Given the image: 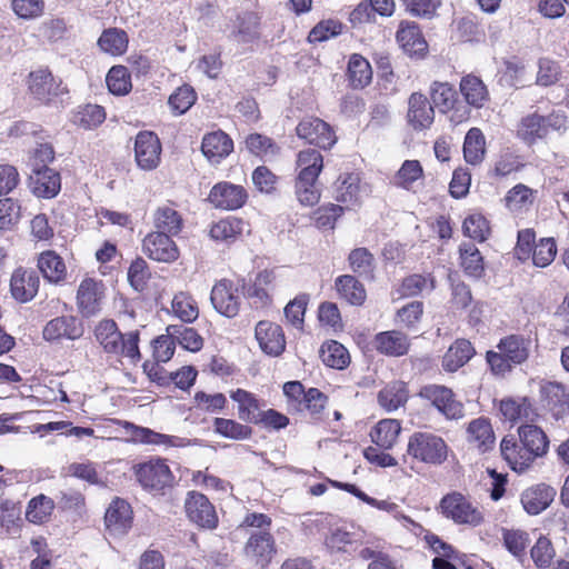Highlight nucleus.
Segmentation results:
<instances>
[{
	"label": "nucleus",
	"instance_id": "1",
	"mask_svg": "<svg viewBox=\"0 0 569 569\" xmlns=\"http://www.w3.org/2000/svg\"><path fill=\"white\" fill-rule=\"evenodd\" d=\"M94 336L106 352L124 356L132 362L140 360L138 331L122 335L113 320H102L96 327Z\"/></svg>",
	"mask_w": 569,
	"mask_h": 569
},
{
	"label": "nucleus",
	"instance_id": "2",
	"mask_svg": "<svg viewBox=\"0 0 569 569\" xmlns=\"http://www.w3.org/2000/svg\"><path fill=\"white\" fill-rule=\"evenodd\" d=\"M447 449L441 437L419 431L409 438L407 453L419 461L440 465L447 459Z\"/></svg>",
	"mask_w": 569,
	"mask_h": 569
},
{
	"label": "nucleus",
	"instance_id": "3",
	"mask_svg": "<svg viewBox=\"0 0 569 569\" xmlns=\"http://www.w3.org/2000/svg\"><path fill=\"white\" fill-rule=\"evenodd\" d=\"M439 509L443 517L458 525L477 527L483 521L482 512L459 492L446 495Z\"/></svg>",
	"mask_w": 569,
	"mask_h": 569
},
{
	"label": "nucleus",
	"instance_id": "4",
	"mask_svg": "<svg viewBox=\"0 0 569 569\" xmlns=\"http://www.w3.org/2000/svg\"><path fill=\"white\" fill-rule=\"evenodd\" d=\"M419 397L429 401L446 419L458 420L465 416L462 402L446 386L427 385L420 389Z\"/></svg>",
	"mask_w": 569,
	"mask_h": 569
},
{
	"label": "nucleus",
	"instance_id": "5",
	"mask_svg": "<svg viewBox=\"0 0 569 569\" xmlns=\"http://www.w3.org/2000/svg\"><path fill=\"white\" fill-rule=\"evenodd\" d=\"M173 234L164 231H151L142 240V251L151 260L172 263L179 258V249L172 240Z\"/></svg>",
	"mask_w": 569,
	"mask_h": 569
},
{
	"label": "nucleus",
	"instance_id": "6",
	"mask_svg": "<svg viewBox=\"0 0 569 569\" xmlns=\"http://www.w3.org/2000/svg\"><path fill=\"white\" fill-rule=\"evenodd\" d=\"M296 132L300 139L325 150L330 149L337 142L332 128L323 120L315 117L302 119L298 123Z\"/></svg>",
	"mask_w": 569,
	"mask_h": 569
},
{
	"label": "nucleus",
	"instance_id": "7",
	"mask_svg": "<svg viewBox=\"0 0 569 569\" xmlns=\"http://www.w3.org/2000/svg\"><path fill=\"white\" fill-rule=\"evenodd\" d=\"M188 518L201 528L214 529L218 525V516L209 499L197 491H191L184 502Z\"/></svg>",
	"mask_w": 569,
	"mask_h": 569
},
{
	"label": "nucleus",
	"instance_id": "8",
	"mask_svg": "<svg viewBox=\"0 0 569 569\" xmlns=\"http://www.w3.org/2000/svg\"><path fill=\"white\" fill-rule=\"evenodd\" d=\"M161 143L157 134L141 131L134 141V158L140 169L150 171L160 163Z\"/></svg>",
	"mask_w": 569,
	"mask_h": 569
},
{
	"label": "nucleus",
	"instance_id": "9",
	"mask_svg": "<svg viewBox=\"0 0 569 569\" xmlns=\"http://www.w3.org/2000/svg\"><path fill=\"white\" fill-rule=\"evenodd\" d=\"M27 86L29 93L43 103H48L60 92V81L46 67L32 70L27 78Z\"/></svg>",
	"mask_w": 569,
	"mask_h": 569
},
{
	"label": "nucleus",
	"instance_id": "10",
	"mask_svg": "<svg viewBox=\"0 0 569 569\" xmlns=\"http://www.w3.org/2000/svg\"><path fill=\"white\" fill-rule=\"evenodd\" d=\"M276 542L272 535L266 530H258L249 536L244 546L246 557L256 566L264 568L276 555Z\"/></svg>",
	"mask_w": 569,
	"mask_h": 569
},
{
	"label": "nucleus",
	"instance_id": "11",
	"mask_svg": "<svg viewBox=\"0 0 569 569\" xmlns=\"http://www.w3.org/2000/svg\"><path fill=\"white\" fill-rule=\"evenodd\" d=\"M134 473L146 489L160 490L171 482V471L162 459L139 463L134 467Z\"/></svg>",
	"mask_w": 569,
	"mask_h": 569
},
{
	"label": "nucleus",
	"instance_id": "12",
	"mask_svg": "<svg viewBox=\"0 0 569 569\" xmlns=\"http://www.w3.org/2000/svg\"><path fill=\"white\" fill-rule=\"evenodd\" d=\"M247 197L243 187L230 182H219L212 187L208 200L216 208L236 210L244 204Z\"/></svg>",
	"mask_w": 569,
	"mask_h": 569
},
{
	"label": "nucleus",
	"instance_id": "13",
	"mask_svg": "<svg viewBox=\"0 0 569 569\" xmlns=\"http://www.w3.org/2000/svg\"><path fill=\"white\" fill-rule=\"evenodd\" d=\"M29 181L32 193L39 198L51 199L61 189L60 174L48 166L32 168Z\"/></svg>",
	"mask_w": 569,
	"mask_h": 569
},
{
	"label": "nucleus",
	"instance_id": "14",
	"mask_svg": "<svg viewBox=\"0 0 569 569\" xmlns=\"http://www.w3.org/2000/svg\"><path fill=\"white\" fill-rule=\"evenodd\" d=\"M213 308L221 315L232 318L238 315L240 307V298L237 295V289L233 288L232 282L222 279L217 282L210 296Z\"/></svg>",
	"mask_w": 569,
	"mask_h": 569
},
{
	"label": "nucleus",
	"instance_id": "15",
	"mask_svg": "<svg viewBox=\"0 0 569 569\" xmlns=\"http://www.w3.org/2000/svg\"><path fill=\"white\" fill-rule=\"evenodd\" d=\"M256 339L263 352L278 357L286 348L282 328L270 321H259L256 326Z\"/></svg>",
	"mask_w": 569,
	"mask_h": 569
},
{
	"label": "nucleus",
	"instance_id": "16",
	"mask_svg": "<svg viewBox=\"0 0 569 569\" xmlns=\"http://www.w3.org/2000/svg\"><path fill=\"white\" fill-rule=\"evenodd\" d=\"M106 528L111 536H124L132 525V510L130 505L122 500H113L104 515Z\"/></svg>",
	"mask_w": 569,
	"mask_h": 569
},
{
	"label": "nucleus",
	"instance_id": "17",
	"mask_svg": "<svg viewBox=\"0 0 569 569\" xmlns=\"http://www.w3.org/2000/svg\"><path fill=\"white\" fill-rule=\"evenodd\" d=\"M541 400L545 407L557 420L569 416V393L559 382H546L540 389Z\"/></svg>",
	"mask_w": 569,
	"mask_h": 569
},
{
	"label": "nucleus",
	"instance_id": "18",
	"mask_svg": "<svg viewBox=\"0 0 569 569\" xmlns=\"http://www.w3.org/2000/svg\"><path fill=\"white\" fill-rule=\"evenodd\" d=\"M39 283L40 280L34 270L19 268L11 276V295L19 302H28L36 297Z\"/></svg>",
	"mask_w": 569,
	"mask_h": 569
},
{
	"label": "nucleus",
	"instance_id": "19",
	"mask_svg": "<svg viewBox=\"0 0 569 569\" xmlns=\"http://www.w3.org/2000/svg\"><path fill=\"white\" fill-rule=\"evenodd\" d=\"M126 429L134 442L164 447H187L191 443L187 438L159 433L149 428L134 426L129 422L126 423Z\"/></svg>",
	"mask_w": 569,
	"mask_h": 569
},
{
	"label": "nucleus",
	"instance_id": "20",
	"mask_svg": "<svg viewBox=\"0 0 569 569\" xmlns=\"http://www.w3.org/2000/svg\"><path fill=\"white\" fill-rule=\"evenodd\" d=\"M435 120L433 107L426 96L413 92L408 100V121L415 130L429 128Z\"/></svg>",
	"mask_w": 569,
	"mask_h": 569
},
{
	"label": "nucleus",
	"instance_id": "21",
	"mask_svg": "<svg viewBox=\"0 0 569 569\" xmlns=\"http://www.w3.org/2000/svg\"><path fill=\"white\" fill-rule=\"evenodd\" d=\"M556 490L545 483L532 486L521 493V503L530 515H539L553 501Z\"/></svg>",
	"mask_w": 569,
	"mask_h": 569
},
{
	"label": "nucleus",
	"instance_id": "22",
	"mask_svg": "<svg viewBox=\"0 0 569 569\" xmlns=\"http://www.w3.org/2000/svg\"><path fill=\"white\" fill-rule=\"evenodd\" d=\"M102 293L101 283L90 278L81 281L77 292V300L83 316L90 317L100 310Z\"/></svg>",
	"mask_w": 569,
	"mask_h": 569
},
{
	"label": "nucleus",
	"instance_id": "23",
	"mask_svg": "<svg viewBox=\"0 0 569 569\" xmlns=\"http://www.w3.org/2000/svg\"><path fill=\"white\" fill-rule=\"evenodd\" d=\"M260 37V18L253 12L239 13L232 22L230 38L238 43H251Z\"/></svg>",
	"mask_w": 569,
	"mask_h": 569
},
{
	"label": "nucleus",
	"instance_id": "24",
	"mask_svg": "<svg viewBox=\"0 0 569 569\" xmlns=\"http://www.w3.org/2000/svg\"><path fill=\"white\" fill-rule=\"evenodd\" d=\"M396 37L403 51L410 56H420L427 50V42L415 22L402 21Z\"/></svg>",
	"mask_w": 569,
	"mask_h": 569
},
{
	"label": "nucleus",
	"instance_id": "25",
	"mask_svg": "<svg viewBox=\"0 0 569 569\" xmlns=\"http://www.w3.org/2000/svg\"><path fill=\"white\" fill-rule=\"evenodd\" d=\"M82 331L77 326V320L70 316L57 317L50 320L43 328V338L47 341H58L61 339L74 340L81 336Z\"/></svg>",
	"mask_w": 569,
	"mask_h": 569
},
{
	"label": "nucleus",
	"instance_id": "26",
	"mask_svg": "<svg viewBox=\"0 0 569 569\" xmlns=\"http://www.w3.org/2000/svg\"><path fill=\"white\" fill-rule=\"evenodd\" d=\"M375 347L382 355L400 357L407 353L409 339L398 330L385 331L375 337Z\"/></svg>",
	"mask_w": 569,
	"mask_h": 569
},
{
	"label": "nucleus",
	"instance_id": "27",
	"mask_svg": "<svg viewBox=\"0 0 569 569\" xmlns=\"http://www.w3.org/2000/svg\"><path fill=\"white\" fill-rule=\"evenodd\" d=\"M232 149V140L222 131L208 133L202 139V153L211 162H219L222 158L227 157Z\"/></svg>",
	"mask_w": 569,
	"mask_h": 569
},
{
	"label": "nucleus",
	"instance_id": "28",
	"mask_svg": "<svg viewBox=\"0 0 569 569\" xmlns=\"http://www.w3.org/2000/svg\"><path fill=\"white\" fill-rule=\"evenodd\" d=\"M153 226L158 231L178 234L183 228V218L172 202L159 206L153 212Z\"/></svg>",
	"mask_w": 569,
	"mask_h": 569
},
{
	"label": "nucleus",
	"instance_id": "29",
	"mask_svg": "<svg viewBox=\"0 0 569 569\" xmlns=\"http://www.w3.org/2000/svg\"><path fill=\"white\" fill-rule=\"evenodd\" d=\"M366 190L360 184V178L356 173H347L341 176L336 188L337 201L345 203L347 207L358 204Z\"/></svg>",
	"mask_w": 569,
	"mask_h": 569
},
{
	"label": "nucleus",
	"instance_id": "30",
	"mask_svg": "<svg viewBox=\"0 0 569 569\" xmlns=\"http://www.w3.org/2000/svg\"><path fill=\"white\" fill-rule=\"evenodd\" d=\"M467 439L482 452L490 450L495 443V433L490 421L487 418L472 420L467 428Z\"/></svg>",
	"mask_w": 569,
	"mask_h": 569
},
{
	"label": "nucleus",
	"instance_id": "31",
	"mask_svg": "<svg viewBox=\"0 0 569 569\" xmlns=\"http://www.w3.org/2000/svg\"><path fill=\"white\" fill-rule=\"evenodd\" d=\"M475 349L466 339L456 340L443 356L442 367L448 372H455L465 366L473 356Z\"/></svg>",
	"mask_w": 569,
	"mask_h": 569
},
{
	"label": "nucleus",
	"instance_id": "32",
	"mask_svg": "<svg viewBox=\"0 0 569 569\" xmlns=\"http://www.w3.org/2000/svg\"><path fill=\"white\" fill-rule=\"evenodd\" d=\"M517 134L527 143H533L547 136L545 116L537 112L529 113L521 118Z\"/></svg>",
	"mask_w": 569,
	"mask_h": 569
},
{
	"label": "nucleus",
	"instance_id": "33",
	"mask_svg": "<svg viewBox=\"0 0 569 569\" xmlns=\"http://www.w3.org/2000/svg\"><path fill=\"white\" fill-rule=\"evenodd\" d=\"M498 348L511 363L520 365L529 357L530 340L521 336L511 335L502 339Z\"/></svg>",
	"mask_w": 569,
	"mask_h": 569
},
{
	"label": "nucleus",
	"instance_id": "34",
	"mask_svg": "<svg viewBox=\"0 0 569 569\" xmlns=\"http://www.w3.org/2000/svg\"><path fill=\"white\" fill-rule=\"evenodd\" d=\"M339 296L353 306H361L367 297L365 287L353 276L343 274L336 279Z\"/></svg>",
	"mask_w": 569,
	"mask_h": 569
},
{
	"label": "nucleus",
	"instance_id": "35",
	"mask_svg": "<svg viewBox=\"0 0 569 569\" xmlns=\"http://www.w3.org/2000/svg\"><path fill=\"white\" fill-rule=\"evenodd\" d=\"M38 268L43 277L52 283H59L67 274V268L62 258L53 251H46L40 254Z\"/></svg>",
	"mask_w": 569,
	"mask_h": 569
},
{
	"label": "nucleus",
	"instance_id": "36",
	"mask_svg": "<svg viewBox=\"0 0 569 569\" xmlns=\"http://www.w3.org/2000/svg\"><path fill=\"white\" fill-rule=\"evenodd\" d=\"M401 431L400 422L396 419L380 420L370 432L372 442L383 449L391 448Z\"/></svg>",
	"mask_w": 569,
	"mask_h": 569
},
{
	"label": "nucleus",
	"instance_id": "37",
	"mask_svg": "<svg viewBox=\"0 0 569 569\" xmlns=\"http://www.w3.org/2000/svg\"><path fill=\"white\" fill-rule=\"evenodd\" d=\"M486 153L485 136L478 128H471L465 138L463 157L470 164H479L482 162Z\"/></svg>",
	"mask_w": 569,
	"mask_h": 569
},
{
	"label": "nucleus",
	"instance_id": "38",
	"mask_svg": "<svg viewBox=\"0 0 569 569\" xmlns=\"http://www.w3.org/2000/svg\"><path fill=\"white\" fill-rule=\"evenodd\" d=\"M298 177L318 179L323 168V157L316 149L301 150L297 156Z\"/></svg>",
	"mask_w": 569,
	"mask_h": 569
},
{
	"label": "nucleus",
	"instance_id": "39",
	"mask_svg": "<svg viewBox=\"0 0 569 569\" xmlns=\"http://www.w3.org/2000/svg\"><path fill=\"white\" fill-rule=\"evenodd\" d=\"M459 252L463 271L470 277L480 278L485 266L479 249L471 242H463L459 247Z\"/></svg>",
	"mask_w": 569,
	"mask_h": 569
},
{
	"label": "nucleus",
	"instance_id": "40",
	"mask_svg": "<svg viewBox=\"0 0 569 569\" xmlns=\"http://www.w3.org/2000/svg\"><path fill=\"white\" fill-rule=\"evenodd\" d=\"M242 229V220L229 217L212 223L209 236L214 241L229 243L234 241L241 234Z\"/></svg>",
	"mask_w": 569,
	"mask_h": 569
},
{
	"label": "nucleus",
	"instance_id": "41",
	"mask_svg": "<svg viewBox=\"0 0 569 569\" xmlns=\"http://www.w3.org/2000/svg\"><path fill=\"white\" fill-rule=\"evenodd\" d=\"M460 91L468 104L481 108L488 99V91L483 82L472 74L463 77L460 81Z\"/></svg>",
	"mask_w": 569,
	"mask_h": 569
},
{
	"label": "nucleus",
	"instance_id": "42",
	"mask_svg": "<svg viewBox=\"0 0 569 569\" xmlns=\"http://www.w3.org/2000/svg\"><path fill=\"white\" fill-rule=\"evenodd\" d=\"M322 362L335 369H345L350 363L348 350L338 341L330 340L322 345L320 349Z\"/></svg>",
	"mask_w": 569,
	"mask_h": 569
},
{
	"label": "nucleus",
	"instance_id": "43",
	"mask_svg": "<svg viewBox=\"0 0 569 569\" xmlns=\"http://www.w3.org/2000/svg\"><path fill=\"white\" fill-rule=\"evenodd\" d=\"M521 445L536 452L539 457L547 452L549 441L546 433L535 425H523L519 428Z\"/></svg>",
	"mask_w": 569,
	"mask_h": 569
},
{
	"label": "nucleus",
	"instance_id": "44",
	"mask_svg": "<svg viewBox=\"0 0 569 569\" xmlns=\"http://www.w3.org/2000/svg\"><path fill=\"white\" fill-rule=\"evenodd\" d=\"M408 392L403 382H392L378 393L379 405L388 411L397 410L407 402Z\"/></svg>",
	"mask_w": 569,
	"mask_h": 569
},
{
	"label": "nucleus",
	"instance_id": "45",
	"mask_svg": "<svg viewBox=\"0 0 569 569\" xmlns=\"http://www.w3.org/2000/svg\"><path fill=\"white\" fill-rule=\"evenodd\" d=\"M430 97L433 106L441 113H447L455 107L457 91L448 82L435 81L430 86Z\"/></svg>",
	"mask_w": 569,
	"mask_h": 569
},
{
	"label": "nucleus",
	"instance_id": "46",
	"mask_svg": "<svg viewBox=\"0 0 569 569\" xmlns=\"http://www.w3.org/2000/svg\"><path fill=\"white\" fill-rule=\"evenodd\" d=\"M348 77L353 88L366 87L372 78L370 63L362 56L352 54L348 63Z\"/></svg>",
	"mask_w": 569,
	"mask_h": 569
},
{
	"label": "nucleus",
	"instance_id": "47",
	"mask_svg": "<svg viewBox=\"0 0 569 569\" xmlns=\"http://www.w3.org/2000/svg\"><path fill=\"white\" fill-rule=\"evenodd\" d=\"M98 44L103 52L112 56L122 54L128 48L127 33L118 28H110L102 32Z\"/></svg>",
	"mask_w": 569,
	"mask_h": 569
},
{
	"label": "nucleus",
	"instance_id": "48",
	"mask_svg": "<svg viewBox=\"0 0 569 569\" xmlns=\"http://www.w3.org/2000/svg\"><path fill=\"white\" fill-rule=\"evenodd\" d=\"M167 331L186 350L196 352L202 348L203 339L193 328L184 325H170Z\"/></svg>",
	"mask_w": 569,
	"mask_h": 569
},
{
	"label": "nucleus",
	"instance_id": "49",
	"mask_svg": "<svg viewBox=\"0 0 569 569\" xmlns=\"http://www.w3.org/2000/svg\"><path fill=\"white\" fill-rule=\"evenodd\" d=\"M502 541L506 549L517 559L526 556V549L530 543L528 532L520 529H502Z\"/></svg>",
	"mask_w": 569,
	"mask_h": 569
},
{
	"label": "nucleus",
	"instance_id": "50",
	"mask_svg": "<svg viewBox=\"0 0 569 569\" xmlns=\"http://www.w3.org/2000/svg\"><path fill=\"white\" fill-rule=\"evenodd\" d=\"M536 191L525 184H517L508 191L506 197L507 207L513 212L527 210L535 201Z\"/></svg>",
	"mask_w": 569,
	"mask_h": 569
},
{
	"label": "nucleus",
	"instance_id": "51",
	"mask_svg": "<svg viewBox=\"0 0 569 569\" xmlns=\"http://www.w3.org/2000/svg\"><path fill=\"white\" fill-rule=\"evenodd\" d=\"M423 170L418 160H406L392 179V183L406 190H411L412 184L421 179Z\"/></svg>",
	"mask_w": 569,
	"mask_h": 569
},
{
	"label": "nucleus",
	"instance_id": "52",
	"mask_svg": "<svg viewBox=\"0 0 569 569\" xmlns=\"http://www.w3.org/2000/svg\"><path fill=\"white\" fill-rule=\"evenodd\" d=\"M54 508L52 499L40 495L32 498L27 507L26 518L33 523L44 522L51 515Z\"/></svg>",
	"mask_w": 569,
	"mask_h": 569
},
{
	"label": "nucleus",
	"instance_id": "53",
	"mask_svg": "<svg viewBox=\"0 0 569 569\" xmlns=\"http://www.w3.org/2000/svg\"><path fill=\"white\" fill-rule=\"evenodd\" d=\"M230 398L238 403V415L243 421H257L258 402L254 397L243 389L230 393Z\"/></svg>",
	"mask_w": 569,
	"mask_h": 569
},
{
	"label": "nucleus",
	"instance_id": "54",
	"mask_svg": "<svg viewBox=\"0 0 569 569\" xmlns=\"http://www.w3.org/2000/svg\"><path fill=\"white\" fill-rule=\"evenodd\" d=\"M213 427L217 433L233 440L248 439L252 432L250 427L224 418H216Z\"/></svg>",
	"mask_w": 569,
	"mask_h": 569
},
{
	"label": "nucleus",
	"instance_id": "55",
	"mask_svg": "<svg viewBox=\"0 0 569 569\" xmlns=\"http://www.w3.org/2000/svg\"><path fill=\"white\" fill-rule=\"evenodd\" d=\"M172 311L183 322H192L199 316L196 301L187 293L179 292L172 299Z\"/></svg>",
	"mask_w": 569,
	"mask_h": 569
},
{
	"label": "nucleus",
	"instance_id": "56",
	"mask_svg": "<svg viewBox=\"0 0 569 569\" xmlns=\"http://www.w3.org/2000/svg\"><path fill=\"white\" fill-rule=\"evenodd\" d=\"M108 89L117 96L127 94L131 89V79L128 69L123 66L112 67L106 78Z\"/></svg>",
	"mask_w": 569,
	"mask_h": 569
},
{
	"label": "nucleus",
	"instance_id": "57",
	"mask_svg": "<svg viewBox=\"0 0 569 569\" xmlns=\"http://www.w3.org/2000/svg\"><path fill=\"white\" fill-rule=\"evenodd\" d=\"M318 179L307 177H297L296 194L299 202L303 206H315L320 199V190L317 184Z\"/></svg>",
	"mask_w": 569,
	"mask_h": 569
},
{
	"label": "nucleus",
	"instance_id": "58",
	"mask_svg": "<svg viewBox=\"0 0 569 569\" xmlns=\"http://www.w3.org/2000/svg\"><path fill=\"white\" fill-rule=\"evenodd\" d=\"M403 296L415 297L435 289V279L428 274H411L402 281Z\"/></svg>",
	"mask_w": 569,
	"mask_h": 569
},
{
	"label": "nucleus",
	"instance_id": "59",
	"mask_svg": "<svg viewBox=\"0 0 569 569\" xmlns=\"http://www.w3.org/2000/svg\"><path fill=\"white\" fill-rule=\"evenodd\" d=\"M104 119L106 112L102 107L87 104L74 116V123L84 129H92L101 124Z\"/></svg>",
	"mask_w": 569,
	"mask_h": 569
},
{
	"label": "nucleus",
	"instance_id": "60",
	"mask_svg": "<svg viewBox=\"0 0 569 569\" xmlns=\"http://www.w3.org/2000/svg\"><path fill=\"white\" fill-rule=\"evenodd\" d=\"M197 100V94L190 86L179 87L170 97L169 106L178 114L187 112Z\"/></svg>",
	"mask_w": 569,
	"mask_h": 569
},
{
	"label": "nucleus",
	"instance_id": "61",
	"mask_svg": "<svg viewBox=\"0 0 569 569\" xmlns=\"http://www.w3.org/2000/svg\"><path fill=\"white\" fill-rule=\"evenodd\" d=\"M462 230L467 237L481 242L487 239L490 229L483 216L473 213L465 219Z\"/></svg>",
	"mask_w": 569,
	"mask_h": 569
},
{
	"label": "nucleus",
	"instance_id": "62",
	"mask_svg": "<svg viewBox=\"0 0 569 569\" xmlns=\"http://www.w3.org/2000/svg\"><path fill=\"white\" fill-rule=\"evenodd\" d=\"M530 555L538 568H548L556 552L551 541L541 536L531 548Z\"/></svg>",
	"mask_w": 569,
	"mask_h": 569
},
{
	"label": "nucleus",
	"instance_id": "63",
	"mask_svg": "<svg viewBox=\"0 0 569 569\" xmlns=\"http://www.w3.org/2000/svg\"><path fill=\"white\" fill-rule=\"evenodd\" d=\"M557 254V246L552 238L541 239L533 248V264L540 268L549 266Z\"/></svg>",
	"mask_w": 569,
	"mask_h": 569
},
{
	"label": "nucleus",
	"instance_id": "64",
	"mask_svg": "<svg viewBox=\"0 0 569 569\" xmlns=\"http://www.w3.org/2000/svg\"><path fill=\"white\" fill-rule=\"evenodd\" d=\"M349 263L358 274L370 277L373 270V256L366 248H357L350 252Z\"/></svg>",
	"mask_w": 569,
	"mask_h": 569
}]
</instances>
